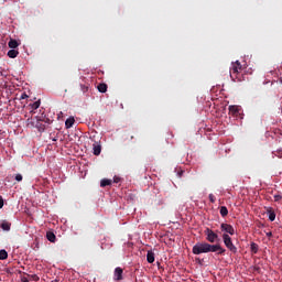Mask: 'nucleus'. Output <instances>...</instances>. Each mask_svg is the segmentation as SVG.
Listing matches in <instances>:
<instances>
[{"mask_svg": "<svg viewBox=\"0 0 282 282\" xmlns=\"http://www.w3.org/2000/svg\"><path fill=\"white\" fill-rule=\"evenodd\" d=\"M22 282H30V280H28V278H22Z\"/></svg>", "mask_w": 282, "mask_h": 282, "instance_id": "obj_31", "label": "nucleus"}, {"mask_svg": "<svg viewBox=\"0 0 282 282\" xmlns=\"http://www.w3.org/2000/svg\"><path fill=\"white\" fill-rule=\"evenodd\" d=\"M147 261H148V263H154V261H155V253L153 251H148V253H147Z\"/></svg>", "mask_w": 282, "mask_h": 282, "instance_id": "obj_11", "label": "nucleus"}, {"mask_svg": "<svg viewBox=\"0 0 282 282\" xmlns=\"http://www.w3.org/2000/svg\"><path fill=\"white\" fill-rule=\"evenodd\" d=\"M101 152H102V145H100L98 142H95L93 144V153H94V155H100Z\"/></svg>", "mask_w": 282, "mask_h": 282, "instance_id": "obj_7", "label": "nucleus"}, {"mask_svg": "<svg viewBox=\"0 0 282 282\" xmlns=\"http://www.w3.org/2000/svg\"><path fill=\"white\" fill-rule=\"evenodd\" d=\"M52 282H58V280H53Z\"/></svg>", "mask_w": 282, "mask_h": 282, "instance_id": "obj_34", "label": "nucleus"}, {"mask_svg": "<svg viewBox=\"0 0 282 282\" xmlns=\"http://www.w3.org/2000/svg\"><path fill=\"white\" fill-rule=\"evenodd\" d=\"M193 254H206L208 252H217V254H226V249L221 245H210L208 242H197L193 249Z\"/></svg>", "mask_w": 282, "mask_h": 282, "instance_id": "obj_1", "label": "nucleus"}, {"mask_svg": "<svg viewBox=\"0 0 282 282\" xmlns=\"http://www.w3.org/2000/svg\"><path fill=\"white\" fill-rule=\"evenodd\" d=\"M11 227H12V224H10L6 220L3 223H1V225H0V228H2V230H7V231H10Z\"/></svg>", "mask_w": 282, "mask_h": 282, "instance_id": "obj_14", "label": "nucleus"}, {"mask_svg": "<svg viewBox=\"0 0 282 282\" xmlns=\"http://www.w3.org/2000/svg\"><path fill=\"white\" fill-rule=\"evenodd\" d=\"M220 215H221V217H228V207L227 206L220 207Z\"/></svg>", "mask_w": 282, "mask_h": 282, "instance_id": "obj_19", "label": "nucleus"}, {"mask_svg": "<svg viewBox=\"0 0 282 282\" xmlns=\"http://www.w3.org/2000/svg\"><path fill=\"white\" fill-rule=\"evenodd\" d=\"M220 230L223 232H226V235H235V227H232V225H228L226 223H223L220 225Z\"/></svg>", "mask_w": 282, "mask_h": 282, "instance_id": "obj_5", "label": "nucleus"}, {"mask_svg": "<svg viewBox=\"0 0 282 282\" xmlns=\"http://www.w3.org/2000/svg\"><path fill=\"white\" fill-rule=\"evenodd\" d=\"M229 111L231 113H239V108H237V106H229Z\"/></svg>", "mask_w": 282, "mask_h": 282, "instance_id": "obj_21", "label": "nucleus"}, {"mask_svg": "<svg viewBox=\"0 0 282 282\" xmlns=\"http://www.w3.org/2000/svg\"><path fill=\"white\" fill-rule=\"evenodd\" d=\"M25 98H28V94L23 93L20 97V100H25Z\"/></svg>", "mask_w": 282, "mask_h": 282, "instance_id": "obj_27", "label": "nucleus"}, {"mask_svg": "<svg viewBox=\"0 0 282 282\" xmlns=\"http://www.w3.org/2000/svg\"><path fill=\"white\" fill-rule=\"evenodd\" d=\"M8 45L11 50H17V47H19V42L17 40H10Z\"/></svg>", "mask_w": 282, "mask_h": 282, "instance_id": "obj_13", "label": "nucleus"}, {"mask_svg": "<svg viewBox=\"0 0 282 282\" xmlns=\"http://www.w3.org/2000/svg\"><path fill=\"white\" fill-rule=\"evenodd\" d=\"M101 188H105V186H111V180L109 178H102L100 182Z\"/></svg>", "mask_w": 282, "mask_h": 282, "instance_id": "obj_18", "label": "nucleus"}, {"mask_svg": "<svg viewBox=\"0 0 282 282\" xmlns=\"http://www.w3.org/2000/svg\"><path fill=\"white\" fill-rule=\"evenodd\" d=\"M80 89L83 94H87L89 91V86L88 85H80Z\"/></svg>", "mask_w": 282, "mask_h": 282, "instance_id": "obj_22", "label": "nucleus"}, {"mask_svg": "<svg viewBox=\"0 0 282 282\" xmlns=\"http://www.w3.org/2000/svg\"><path fill=\"white\" fill-rule=\"evenodd\" d=\"M242 67L243 66H241V63L239 61H237L236 63L232 64V66L230 68L231 80H241V78H239V74H241Z\"/></svg>", "mask_w": 282, "mask_h": 282, "instance_id": "obj_2", "label": "nucleus"}, {"mask_svg": "<svg viewBox=\"0 0 282 282\" xmlns=\"http://www.w3.org/2000/svg\"><path fill=\"white\" fill-rule=\"evenodd\" d=\"M29 107L31 108L30 113H34V111H36V109H39V107H41V100L30 104Z\"/></svg>", "mask_w": 282, "mask_h": 282, "instance_id": "obj_8", "label": "nucleus"}, {"mask_svg": "<svg viewBox=\"0 0 282 282\" xmlns=\"http://www.w3.org/2000/svg\"><path fill=\"white\" fill-rule=\"evenodd\" d=\"M4 259H8V251L6 249L0 250V261H4Z\"/></svg>", "mask_w": 282, "mask_h": 282, "instance_id": "obj_20", "label": "nucleus"}, {"mask_svg": "<svg viewBox=\"0 0 282 282\" xmlns=\"http://www.w3.org/2000/svg\"><path fill=\"white\" fill-rule=\"evenodd\" d=\"M267 237H272V231L267 232Z\"/></svg>", "mask_w": 282, "mask_h": 282, "instance_id": "obj_32", "label": "nucleus"}, {"mask_svg": "<svg viewBox=\"0 0 282 282\" xmlns=\"http://www.w3.org/2000/svg\"><path fill=\"white\" fill-rule=\"evenodd\" d=\"M223 241L228 250L232 252V254H237V247L232 243V238L228 234H223Z\"/></svg>", "mask_w": 282, "mask_h": 282, "instance_id": "obj_3", "label": "nucleus"}, {"mask_svg": "<svg viewBox=\"0 0 282 282\" xmlns=\"http://www.w3.org/2000/svg\"><path fill=\"white\" fill-rule=\"evenodd\" d=\"M209 202L212 203V204H215V202H217V198L213 195V194H209Z\"/></svg>", "mask_w": 282, "mask_h": 282, "instance_id": "obj_23", "label": "nucleus"}, {"mask_svg": "<svg viewBox=\"0 0 282 282\" xmlns=\"http://www.w3.org/2000/svg\"><path fill=\"white\" fill-rule=\"evenodd\" d=\"M204 235L206 237V241H208L209 243H215V241H219V235L210 228H206L204 230Z\"/></svg>", "mask_w": 282, "mask_h": 282, "instance_id": "obj_4", "label": "nucleus"}, {"mask_svg": "<svg viewBox=\"0 0 282 282\" xmlns=\"http://www.w3.org/2000/svg\"><path fill=\"white\" fill-rule=\"evenodd\" d=\"M74 122H76V119H74V117H69L68 119H66L65 121L66 129H72V127H74Z\"/></svg>", "mask_w": 282, "mask_h": 282, "instance_id": "obj_9", "label": "nucleus"}, {"mask_svg": "<svg viewBox=\"0 0 282 282\" xmlns=\"http://www.w3.org/2000/svg\"><path fill=\"white\" fill-rule=\"evenodd\" d=\"M15 182H23V175L17 174L15 175Z\"/></svg>", "mask_w": 282, "mask_h": 282, "instance_id": "obj_24", "label": "nucleus"}, {"mask_svg": "<svg viewBox=\"0 0 282 282\" xmlns=\"http://www.w3.org/2000/svg\"><path fill=\"white\" fill-rule=\"evenodd\" d=\"M107 84H99L98 86H97V89H98V91H100V94H107Z\"/></svg>", "mask_w": 282, "mask_h": 282, "instance_id": "obj_16", "label": "nucleus"}, {"mask_svg": "<svg viewBox=\"0 0 282 282\" xmlns=\"http://www.w3.org/2000/svg\"><path fill=\"white\" fill-rule=\"evenodd\" d=\"M280 199H282L281 195H274V202H280Z\"/></svg>", "mask_w": 282, "mask_h": 282, "instance_id": "obj_26", "label": "nucleus"}, {"mask_svg": "<svg viewBox=\"0 0 282 282\" xmlns=\"http://www.w3.org/2000/svg\"><path fill=\"white\" fill-rule=\"evenodd\" d=\"M8 56H9V58H17V56H19V51H17V50H10L9 52H8Z\"/></svg>", "mask_w": 282, "mask_h": 282, "instance_id": "obj_17", "label": "nucleus"}, {"mask_svg": "<svg viewBox=\"0 0 282 282\" xmlns=\"http://www.w3.org/2000/svg\"><path fill=\"white\" fill-rule=\"evenodd\" d=\"M37 122H43V117H36Z\"/></svg>", "mask_w": 282, "mask_h": 282, "instance_id": "obj_30", "label": "nucleus"}, {"mask_svg": "<svg viewBox=\"0 0 282 282\" xmlns=\"http://www.w3.org/2000/svg\"><path fill=\"white\" fill-rule=\"evenodd\" d=\"M267 213H268L269 219H270L271 221H274V219H276V213H274V209H272V207H269V208L267 209Z\"/></svg>", "mask_w": 282, "mask_h": 282, "instance_id": "obj_10", "label": "nucleus"}, {"mask_svg": "<svg viewBox=\"0 0 282 282\" xmlns=\"http://www.w3.org/2000/svg\"><path fill=\"white\" fill-rule=\"evenodd\" d=\"M250 250L252 254H257V252H259V245H257V242H251Z\"/></svg>", "mask_w": 282, "mask_h": 282, "instance_id": "obj_15", "label": "nucleus"}, {"mask_svg": "<svg viewBox=\"0 0 282 282\" xmlns=\"http://www.w3.org/2000/svg\"><path fill=\"white\" fill-rule=\"evenodd\" d=\"M184 172H181L180 175H182Z\"/></svg>", "mask_w": 282, "mask_h": 282, "instance_id": "obj_35", "label": "nucleus"}, {"mask_svg": "<svg viewBox=\"0 0 282 282\" xmlns=\"http://www.w3.org/2000/svg\"><path fill=\"white\" fill-rule=\"evenodd\" d=\"M32 279H33V281H40V278H39V275H36V274H32V275H30Z\"/></svg>", "mask_w": 282, "mask_h": 282, "instance_id": "obj_25", "label": "nucleus"}, {"mask_svg": "<svg viewBox=\"0 0 282 282\" xmlns=\"http://www.w3.org/2000/svg\"><path fill=\"white\" fill-rule=\"evenodd\" d=\"M46 238L48 241H51V243H54L56 241V235H54L53 231H47L46 232Z\"/></svg>", "mask_w": 282, "mask_h": 282, "instance_id": "obj_12", "label": "nucleus"}, {"mask_svg": "<svg viewBox=\"0 0 282 282\" xmlns=\"http://www.w3.org/2000/svg\"><path fill=\"white\" fill-rule=\"evenodd\" d=\"M113 182H115V184H119V182H120V177L115 176V177H113Z\"/></svg>", "mask_w": 282, "mask_h": 282, "instance_id": "obj_28", "label": "nucleus"}, {"mask_svg": "<svg viewBox=\"0 0 282 282\" xmlns=\"http://www.w3.org/2000/svg\"><path fill=\"white\" fill-rule=\"evenodd\" d=\"M0 208H3V197L0 196Z\"/></svg>", "mask_w": 282, "mask_h": 282, "instance_id": "obj_29", "label": "nucleus"}, {"mask_svg": "<svg viewBox=\"0 0 282 282\" xmlns=\"http://www.w3.org/2000/svg\"><path fill=\"white\" fill-rule=\"evenodd\" d=\"M124 273V270L122 268L117 267L115 269L113 279L115 281H122V274Z\"/></svg>", "mask_w": 282, "mask_h": 282, "instance_id": "obj_6", "label": "nucleus"}, {"mask_svg": "<svg viewBox=\"0 0 282 282\" xmlns=\"http://www.w3.org/2000/svg\"><path fill=\"white\" fill-rule=\"evenodd\" d=\"M280 83L282 84V77H280Z\"/></svg>", "mask_w": 282, "mask_h": 282, "instance_id": "obj_33", "label": "nucleus"}]
</instances>
